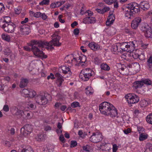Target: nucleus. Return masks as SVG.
<instances>
[{"label": "nucleus", "instance_id": "1", "mask_svg": "<svg viewBox=\"0 0 152 152\" xmlns=\"http://www.w3.org/2000/svg\"><path fill=\"white\" fill-rule=\"evenodd\" d=\"M52 40L49 42H39L32 40L30 45L31 47V50L34 54L36 56L42 58L47 57L46 55H44L42 50L44 48H53V46H59L61 44L59 42L60 37L57 33H55L51 36Z\"/></svg>", "mask_w": 152, "mask_h": 152}, {"label": "nucleus", "instance_id": "2", "mask_svg": "<svg viewBox=\"0 0 152 152\" xmlns=\"http://www.w3.org/2000/svg\"><path fill=\"white\" fill-rule=\"evenodd\" d=\"M99 110L101 113L105 115H109L113 118L118 117L117 109L108 102H105L101 104L99 106Z\"/></svg>", "mask_w": 152, "mask_h": 152}, {"label": "nucleus", "instance_id": "3", "mask_svg": "<svg viewBox=\"0 0 152 152\" xmlns=\"http://www.w3.org/2000/svg\"><path fill=\"white\" fill-rule=\"evenodd\" d=\"M122 10L124 16L126 19H131L134 14L140 11L139 6L136 3H131L126 5L122 8Z\"/></svg>", "mask_w": 152, "mask_h": 152}, {"label": "nucleus", "instance_id": "4", "mask_svg": "<svg viewBox=\"0 0 152 152\" xmlns=\"http://www.w3.org/2000/svg\"><path fill=\"white\" fill-rule=\"evenodd\" d=\"M65 60L68 63H72L77 65V64L85 63L86 62V57L80 56L78 55L70 54L65 57Z\"/></svg>", "mask_w": 152, "mask_h": 152}, {"label": "nucleus", "instance_id": "5", "mask_svg": "<svg viewBox=\"0 0 152 152\" xmlns=\"http://www.w3.org/2000/svg\"><path fill=\"white\" fill-rule=\"evenodd\" d=\"M95 75L94 72L90 68H85L83 69L79 75V77L82 80H88L92 76Z\"/></svg>", "mask_w": 152, "mask_h": 152}, {"label": "nucleus", "instance_id": "6", "mask_svg": "<svg viewBox=\"0 0 152 152\" xmlns=\"http://www.w3.org/2000/svg\"><path fill=\"white\" fill-rule=\"evenodd\" d=\"M0 26L6 32L13 33L15 32L16 26L13 23L2 24V22H0Z\"/></svg>", "mask_w": 152, "mask_h": 152}, {"label": "nucleus", "instance_id": "7", "mask_svg": "<svg viewBox=\"0 0 152 152\" xmlns=\"http://www.w3.org/2000/svg\"><path fill=\"white\" fill-rule=\"evenodd\" d=\"M125 99L129 104H135L137 103L140 100L138 96L133 93H129L125 96Z\"/></svg>", "mask_w": 152, "mask_h": 152}, {"label": "nucleus", "instance_id": "8", "mask_svg": "<svg viewBox=\"0 0 152 152\" xmlns=\"http://www.w3.org/2000/svg\"><path fill=\"white\" fill-rule=\"evenodd\" d=\"M30 32V29L29 26L24 25L20 26L19 28L18 34L26 35L28 34Z\"/></svg>", "mask_w": 152, "mask_h": 152}, {"label": "nucleus", "instance_id": "9", "mask_svg": "<svg viewBox=\"0 0 152 152\" xmlns=\"http://www.w3.org/2000/svg\"><path fill=\"white\" fill-rule=\"evenodd\" d=\"M140 29L142 31L145 32V35L146 37L148 38L151 37L152 33L151 32V29L147 23L142 24Z\"/></svg>", "mask_w": 152, "mask_h": 152}, {"label": "nucleus", "instance_id": "10", "mask_svg": "<svg viewBox=\"0 0 152 152\" xmlns=\"http://www.w3.org/2000/svg\"><path fill=\"white\" fill-rule=\"evenodd\" d=\"M25 109H24V110ZM23 107H13L11 110L12 112L16 115L19 117L23 116L25 114V113L23 111Z\"/></svg>", "mask_w": 152, "mask_h": 152}, {"label": "nucleus", "instance_id": "11", "mask_svg": "<svg viewBox=\"0 0 152 152\" xmlns=\"http://www.w3.org/2000/svg\"><path fill=\"white\" fill-rule=\"evenodd\" d=\"M32 130V126L29 124L25 125L21 129V132L26 137L31 132Z\"/></svg>", "mask_w": 152, "mask_h": 152}, {"label": "nucleus", "instance_id": "12", "mask_svg": "<svg viewBox=\"0 0 152 152\" xmlns=\"http://www.w3.org/2000/svg\"><path fill=\"white\" fill-rule=\"evenodd\" d=\"M102 135L101 133L99 132L94 133L90 137V140L94 142H99L102 139Z\"/></svg>", "mask_w": 152, "mask_h": 152}, {"label": "nucleus", "instance_id": "13", "mask_svg": "<svg viewBox=\"0 0 152 152\" xmlns=\"http://www.w3.org/2000/svg\"><path fill=\"white\" fill-rule=\"evenodd\" d=\"M135 47L134 42L133 41L125 42V48H126V50H125V51L130 53L134 51Z\"/></svg>", "mask_w": 152, "mask_h": 152}, {"label": "nucleus", "instance_id": "14", "mask_svg": "<svg viewBox=\"0 0 152 152\" xmlns=\"http://www.w3.org/2000/svg\"><path fill=\"white\" fill-rule=\"evenodd\" d=\"M36 102L41 105H45L48 103V100L45 96H39L36 98Z\"/></svg>", "mask_w": 152, "mask_h": 152}, {"label": "nucleus", "instance_id": "15", "mask_svg": "<svg viewBox=\"0 0 152 152\" xmlns=\"http://www.w3.org/2000/svg\"><path fill=\"white\" fill-rule=\"evenodd\" d=\"M142 19L141 18L137 17L135 18L132 21L131 26L134 29H136L141 23Z\"/></svg>", "mask_w": 152, "mask_h": 152}, {"label": "nucleus", "instance_id": "16", "mask_svg": "<svg viewBox=\"0 0 152 152\" xmlns=\"http://www.w3.org/2000/svg\"><path fill=\"white\" fill-rule=\"evenodd\" d=\"M89 47L94 51L98 50H101L102 48V46L98 43L92 42L89 43L88 45Z\"/></svg>", "mask_w": 152, "mask_h": 152}, {"label": "nucleus", "instance_id": "17", "mask_svg": "<svg viewBox=\"0 0 152 152\" xmlns=\"http://www.w3.org/2000/svg\"><path fill=\"white\" fill-rule=\"evenodd\" d=\"M113 11L110 12L109 13V15L107 20L106 22L107 26H110L112 24L115 19L114 15L113 14Z\"/></svg>", "mask_w": 152, "mask_h": 152}, {"label": "nucleus", "instance_id": "18", "mask_svg": "<svg viewBox=\"0 0 152 152\" xmlns=\"http://www.w3.org/2000/svg\"><path fill=\"white\" fill-rule=\"evenodd\" d=\"M96 19L94 17H87L85 18L83 22L85 24L94 23L96 22Z\"/></svg>", "mask_w": 152, "mask_h": 152}, {"label": "nucleus", "instance_id": "19", "mask_svg": "<svg viewBox=\"0 0 152 152\" xmlns=\"http://www.w3.org/2000/svg\"><path fill=\"white\" fill-rule=\"evenodd\" d=\"M55 77L57 78L56 83L58 86H60L62 83L64 81V79L62 78V76L60 73L57 72L55 74Z\"/></svg>", "mask_w": 152, "mask_h": 152}, {"label": "nucleus", "instance_id": "20", "mask_svg": "<svg viewBox=\"0 0 152 152\" xmlns=\"http://www.w3.org/2000/svg\"><path fill=\"white\" fill-rule=\"evenodd\" d=\"M127 66L129 68H132L136 72L138 71L140 69V65L137 62L128 64Z\"/></svg>", "mask_w": 152, "mask_h": 152}, {"label": "nucleus", "instance_id": "21", "mask_svg": "<svg viewBox=\"0 0 152 152\" xmlns=\"http://www.w3.org/2000/svg\"><path fill=\"white\" fill-rule=\"evenodd\" d=\"M18 152H34L32 148L30 146L25 147L24 148L20 146L18 149Z\"/></svg>", "mask_w": 152, "mask_h": 152}, {"label": "nucleus", "instance_id": "22", "mask_svg": "<svg viewBox=\"0 0 152 152\" xmlns=\"http://www.w3.org/2000/svg\"><path fill=\"white\" fill-rule=\"evenodd\" d=\"M118 43L113 45L111 48V51L115 54L117 53L118 52H121Z\"/></svg>", "mask_w": 152, "mask_h": 152}, {"label": "nucleus", "instance_id": "23", "mask_svg": "<svg viewBox=\"0 0 152 152\" xmlns=\"http://www.w3.org/2000/svg\"><path fill=\"white\" fill-rule=\"evenodd\" d=\"M1 36L3 40L8 42L11 41V37L10 35L7 34L3 33Z\"/></svg>", "mask_w": 152, "mask_h": 152}, {"label": "nucleus", "instance_id": "24", "mask_svg": "<svg viewBox=\"0 0 152 152\" xmlns=\"http://www.w3.org/2000/svg\"><path fill=\"white\" fill-rule=\"evenodd\" d=\"M143 86L142 80L141 81H138L135 82L133 83V86L135 88H140Z\"/></svg>", "mask_w": 152, "mask_h": 152}, {"label": "nucleus", "instance_id": "25", "mask_svg": "<svg viewBox=\"0 0 152 152\" xmlns=\"http://www.w3.org/2000/svg\"><path fill=\"white\" fill-rule=\"evenodd\" d=\"M45 137L46 135L43 134H39L36 137L35 139L37 141H40L44 140Z\"/></svg>", "mask_w": 152, "mask_h": 152}, {"label": "nucleus", "instance_id": "26", "mask_svg": "<svg viewBox=\"0 0 152 152\" xmlns=\"http://www.w3.org/2000/svg\"><path fill=\"white\" fill-rule=\"evenodd\" d=\"M149 104L148 100L145 99L141 100L140 102V105L141 107H144L147 106Z\"/></svg>", "mask_w": 152, "mask_h": 152}, {"label": "nucleus", "instance_id": "27", "mask_svg": "<svg viewBox=\"0 0 152 152\" xmlns=\"http://www.w3.org/2000/svg\"><path fill=\"white\" fill-rule=\"evenodd\" d=\"M152 145L151 143H147L145 146L144 152H152Z\"/></svg>", "mask_w": 152, "mask_h": 152}, {"label": "nucleus", "instance_id": "28", "mask_svg": "<svg viewBox=\"0 0 152 152\" xmlns=\"http://www.w3.org/2000/svg\"><path fill=\"white\" fill-rule=\"evenodd\" d=\"M29 89H24L20 91L22 95L25 97H28V94L29 93Z\"/></svg>", "mask_w": 152, "mask_h": 152}, {"label": "nucleus", "instance_id": "29", "mask_svg": "<svg viewBox=\"0 0 152 152\" xmlns=\"http://www.w3.org/2000/svg\"><path fill=\"white\" fill-rule=\"evenodd\" d=\"M93 89L90 86H88L86 88V93L87 95H90L93 94Z\"/></svg>", "mask_w": 152, "mask_h": 152}, {"label": "nucleus", "instance_id": "30", "mask_svg": "<svg viewBox=\"0 0 152 152\" xmlns=\"http://www.w3.org/2000/svg\"><path fill=\"white\" fill-rule=\"evenodd\" d=\"M148 135L144 133H140L139 137V140L140 141H142L147 139L148 137Z\"/></svg>", "mask_w": 152, "mask_h": 152}, {"label": "nucleus", "instance_id": "31", "mask_svg": "<svg viewBox=\"0 0 152 152\" xmlns=\"http://www.w3.org/2000/svg\"><path fill=\"white\" fill-rule=\"evenodd\" d=\"M0 22H2V24L9 23L11 22V18L9 16H5L4 17V20L3 21H0Z\"/></svg>", "mask_w": 152, "mask_h": 152}, {"label": "nucleus", "instance_id": "32", "mask_svg": "<svg viewBox=\"0 0 152 152\" xmlns=\"http://www.w3.org/2000/svg\"><path fill=\"white\" fill-rule=\"evenodd\" d=\"M28 80L27 79H22L20 81V88H24L27 85Z\"/></svg>", "mask_w": 152, "mask_h": 152}, {"label": "nucleus", "instance_id": "33", "mask_svg": "<svg viewBox=\"0 0 152 152\" xmlns=\"http://www.w3.org/2000/svg\"><path fill=\"white\" fill-rule=\"evenodd\" d=\"M61 70L62 71L63 73L64 74H66L68 72H69V74L70 73V69L68 66H62L61 68Z\"/></svg>", "mask_w": 152, "mask_h": 152}, {"label": "nucleus", "instance_id": "34", "mask_svg": "<svg viewBox=\"0 0 152 152\" xmlns=\"http://www.w3.org/2000/svg\"><path fill=\"white\" fill-rule=\"evenodd\" d=\"M36 61H32L29 64L28 67V69L30 71H31L33 69H34L35 66Z\"/></svg>", "mask_w": 152, "mask_h": 152}, {"label": "nucleus", "instance_id": "35", "mask_svg": "<svg viewBox=\"0 0 152 152\" xmlns=\"http://www.w3.org/2000/svg\"><path fill=\"white\" fill-rule=\"evenodd\" d=\"M119 44L120 49L121 51H125L127 50L126 48H125V42H123L121 43H118Z\"/></svg>", "mask_w": 152, "mask_h": 152}, {"label": "nucleus", "instance_id": "36", "mask_svg": "<svg viewBox=\"0 0 152 152\" xmlns=\"http://www.w3.org/2000/svg\"><path fill=\"white\" fill-rule=\"evenodd\" d=\"M146 120L148 123L152 124V113H150L147 116Z\"/></svg>", "mask_w": 152, "mask_h": 152}, {"label": "nucleus", "instance_id": "37", "mask_svg": "<svg viewBox=\"0 0 152 152\" xmlns=\"http://www.w3.org/2000/svg\"><path fill=\"white\" fill-rule=\"evenodd\" d=\"M102 69L104 70L108 71L110 69V67L106 64H102L101 65Z\"/></svg>", "mask_w": 152, "mask_h": 152}, {"label": "nucleus", "instance_id": "38", "mask_svg": "<svg viewBox=\"0 0 152 152\" xmlns=\"http://www.w3.org/2000/svg\"><path fill=\"white\" fill-rule=\"evenodd\" d=\"M29 91L28 94V97L30 98L34 97L36 94V92L32 89H29Z\"/></svg>", "mask_w": 152, "mask_h": 152}, {"label": "nucleus", "instance_id": "39", "mask_svg": "<svg viewBox=\"0 0 152 152\" xmlns=\"http://www.w3.org/2000/svg\"><path fill=\"white\" fill-rule=\"evenodd\" d=\"M4 52L5 55L11 56L12 54L11 51L8 48H6L4 50Z\"/></svg>", "mask_w": 152, "mask_h": 152}, {"label": "nucleus", "instance_id": "40", "mask_svg": "<svg viewBox=\"0 0 152 152\" xmlns=\"http://www.w3.org/2000/svg\"><path fill=\"white\" fill-rule=\"evenodd\" d=\"M142 81L143 83V85H144V84H145L147 85H150L151 84V81L148 79L142 80Z\"/></svg>", "mask_w": 152, "mask_h": 152}, {"label": "nucleus", "instance_id": "41", "mask_svg": "<svg viewBox=\"0 0 152 152\" xmlns=\"http://www.w3.org/2000/svg\"><path fill=\"white\" fill-rule=\"evenodd\" d=\"M150 7V5L147 2H145L143 3L142 8L145 10V9H148Z\"/></svg>", "mask_w": 152, "mask_h": 152}, {"label": "nucleus", "instance_id": "42", "mask_svg": "<svg viewBox=\"0 0 152 152\" xmlns=\"http://www.w3.org/2000/svg\"><path fill=\"white\" fill-rule=\"evenodd\" d=\"M116 30L114 28H111L108 31L109 34L110 35H114L116 33Z\"/></svg>", "mask_w": 152, "mask_h": 152}, {"label": "nucleus", "instance_id": "43", "mask_svg": "<svg viewBox=\"0 0 152 152\" xmlns=\"http://www.w3.org/2000/svg\"><path fill=\"white\" fill-rule=\"evenodd\" d=\"M27 105L28 106L27 107V108H25L24 110H25L27 111L28 110V109L29 108H30L32 109H34L35 108L36 106L34 105L33 104H27Z\"/></svg>", "mask_w": 152, "mask_h": 152}, {"label": "nucleus", "instance_id": "44", "mask_svg": "<svg viewBox=\"0 0 152 152\" xmlns=\"http://www.w3.org/2000/svg\"><path fill=\"white\" fill-rule=\"evenodd\" d=\"M147 64L149 66L152 64V55L148 57L147 60Z\"/></svg>", "mask_w": 152, "mask_h": 152}, {"label": "nucleus", "instance_id": "45", "mask_svg": "<svg viewBox=\"0 0 152 152\" xmlns=\"http://www.w3.org/2000/svg\"><path fill=\"white\" fill-rule=\"evenodd\" d=\"M71 106L73 108H75L77 107H80L79 103L77 102H72L71 104Z\"/></svg>", "mask_w": 152, "mask_h": 152}, {"label": "nucleus", "instance_id": "46", "mask_svg": "<svg viewBox=\"0 0 152 152\" xmlns=\"http://www.w3.org/2000/svg\"><path fill=\"white\" fill-rule=\"evenodd\" d=\"M117 0H104V1L105 3L108 4H111L115 2Z\"/></svg>", "mask_w": 152, "mask_h": 152}, {"label": "nucleus", "instance_id": "47", "mask_svg": "<svg viewBox=\"0 0 152 152\" xmlns=\"http://www.w3.org/2000/svg\"><path fill=\"white\" fill-rule=\"evenodd\" d=\"M49 0H43L40 3L41 5H48L49 4Z\"/></svg>", "mask_w": 152, "mask_h": 152}, {"label": "nucleus", "instance_id": "48", "mask_svg": "<svg viewBox=\"0 0 152 152\" xmlns=\"http://www.w3.org/2000/svg\"><path fill=\"white\" fill-rule=\"evenodd\" d=\"M54 149V146L51 145H48L47 147V150L49 152H52Z\"/></svg>", "mask_w": 152, "mask_h": 152}, {"label": "nucleus", "instance_id": "49", "mask_svg": "<svg viewBox=\"0 0 152 152\" xmlns=\"http://www.w3.org/2000/svg\"><path fill=\"white\" fill-rule=\"evenodd\" d=\"M132 55L134 58L135 59H137L138 58L140 59V56H141V55H140L138 53H135L134 52H133Z\"/></svg>", "mask_w": 152, "mask_h": 152}, {"label": "nucleus", "instance_id": "50", "mask_svg": "<svg viewBox=\"0 0 152 152\" xmlns=\"http://www.w3.org/2000/svg\"><path fill=\"white\" fill-rule=\"evenodd\" d=\"M65 2V1H57L55 3L56 4V5L57 6V7H58L61 5L62 4H64Z\"/></svg>", "mask_w": 152, "mask_h": 152}, {"label": "nucleus", "instance_id": "51", "mask_svg": "<svg viewBox=\"0 0 152 152\" xmlns=\"http://www.w3.org/2000/svg\"><path fill=\"white\" fill-rule=\"evenodd\" d=\"M21 7H18L17 8H15V12L16 14H18L21 12Z\"/></svg>", "mask_w": 152, "mask_h": 152}, {"label": "nucleus", "instance_id": "52", "mask_svg": "<svg viewBox=\"0 0 152 152\" xmlns=\"http://www.w3.org/2000/svg\"><path fill=\"white\" fill-rule=\"evenodd\" d=\"M77 143L75 141H71V142L70 147L72 148L74 147L77 146Z\"/></svg>", "mask_w": 152, "mask_h": 152}, {"label": "nucleus", "instance_id": "53", "mask_svg": "<svg viewBox=\"0 0 152 152\" xmlns=\"http://www.w3.org/2000/svg\"><path fill=\"white\" fill-rule=\"evenodd\" d=\"M118 148V146L116 144H114L113 145V152H116Z\"/></svg>", "mask_w": 152, "mask_h": 152}, {"label": "nucleus", "instance_id": "54", "mask_svg": "<svg viewBox=\"0 0 152 152\" xmlns=\"http://www.w3.org/2000/svg\"><path fill=\"white\" fill-rule=\"evenodd\" d=\"M5 9V7L3 4L0 3V13L2 12Z\"/></svg>", "mask_w": 152, "mask_h": 152}, {"label": "nucleus", "instance_id": "55", "mask_svg": "<svg viewBox=\"0 0 152 152\" xmlns=\"http://www.w3.org/2000/svg\"><path fill=\"white\" fill-rule=\"evenodd\" d=\"M88 145L84 146L83 147V150L82 151L84 152H89Z\"/></svg>", "mask_w": 152, "mask_h": 152}, {"label": "nucleus", "instance_id": "56", "mask_svg": "<svg viewBox=\"0 0 152 152\" xmlns=\"http://www.w3.org/2000/svg\"><path fill=\"white\" fill-rule=\"evenodd\" d=\"M55 78V77L54 75L52 73H50V75H48L47 77V79L48 80H49L50 79L53 80Z\"/></svg>", "mask_w": 152, "mask_h": 152}, {"label": "nucleus", "instance_id": "57", "mask_svg": "<svg viewBox=\"0 0 152 152\" xmlns=\"http://www.w3.org/2000/svg\"><path fill=\"white\" fill-rule=\"evenodd\" d=\"M3 110L5 112H8L9 111V107L7 105H4L3 107Z\"/></svg>", "mask_w": 152, "mask_h": 152}, {"label": "nucleus", "instance_id": "58", "mask_svg": "<svg viewBox=\"0 0 152 152\" xmlns=\"http://www.w3.org/2000/svg\"><path fill=\"white\" fill-rule=\"evenodd\" d=\"M41 13L40 12L35 13L34 17L36 18H39L41 16Z\"/></svg>", "mask_w": 152, "mask_h": 152}, {"label": "nucleus", "instance_id": "59", "mask_svg": "<svg viewBox=\"0 0 152 152\" xmlns=\"http://www.w3.org/2000/svg\"><path fill=\"white\" fill-rule=\"evenodd\" d=\"M62 17V16L61 15H60L58 17V18L59 21L62 23H64L65 22V20L64 19H62L61 18Z\"/></svg>", "mask_w": 152, "mask_h": 152}, {"label": "nucleus", "instance_id": "60", "mask_svg": "<svg viewBox=\"0 0 152 152\" xmlns=\"http://www.w3.org/2000/svg\"><path fill=\"white\" fill-rule=\"evenodd\" d=\"M79 33V30L77 28L75 29L73 31V33L75 35H78Z\"/></svg>", "mask_w": 152, "mask_h": 152}, {"label": "nucleus", "instance_id": "61", "mask_svg": "<svg viewBox=\"0 0 152 152\" xmlns=\"http://www.w3.org/2000/svg\"><path fill=\"white\" fill-rule=\"evenodd\" d=\"M124 133L126 134H127L131 132V131L130 128H128L126 130L123 131Z\"/></svg>", "mask_w": 152, "mask_h": 152}, {"label": "nucleus", "instance_id": "62", "mask_svg": "<svg viewBox=\"0 0 152 152\" xmlns=\"http://www.w3.org/2000/svg\"><path fill=\"white\" fill-rule=\"evenodd\" d=\"M78 134L81 137H83L84 136L82 130H79V131Z\"/></svg>", "mask_w": 152, "mask_h": 152}, {"label": "nucleus", "instance_id": "63", "mask_svg": "<svg viewBox=\"0 0 152 152\" xmlns=\"http://www.w3.org/2000/svg\"><path fill=\"white\" fill-rule=\"evenodd\" d=\"M96 10L100 14H102L104 13L103 9H97Z\"/></svg>", "mask_w": 152, "mask_h": 152}, {"label": "nucleus", "instance_id": "64", "mask_svg": "<svg viewBox=\"0 0 152 152\" xmlns=\"http://www.w3.org/2000/svg\"><path fill=\"white\" fill-rule=\"evenodd\" d=\"M41 16L42 18L44 20H45L47 18V16L44 13L41 14Z\"/></svg>", "mask_w": 152, "mask_h": 152}]
</instances>
